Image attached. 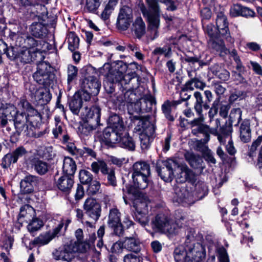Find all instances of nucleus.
Instances as JSON below:
<instances>
[{
  "instance_id": "1",
  "label": "nucleus",
  "mask_w": 262,
  "mask_h": 262,
  "mask_svg": "<svg viewBox=\"0 0 262 262\" xmlns=\"http://www.w3.org/2000/svg\"><path fill=\"white\" fill-rule=\"evenodd\" d=\"M118 66L122 69V71L118 69H112L109 63H105L101 69L100 72L106 75V79L103 83L105 90L108 93H112L114 90V83L117 82H120L122 86L131 84L129 88L138 87L139 85L138 77L134 76L133 74L123 75V72L127 69V65L122 61H120L118 63Z\"/></svg>"
},
{
  "instance_id": "2",
  "label": "nucleus",
  "mask_w": 262,
  "mask_h": 262,
  "mask_svg": "<svg viewBox=\"0 0 262 262\" xmlns=\"http://www.w3.org/2000/svg\"><path fill=\"white\" fill-rule=\"evenodd\" d=\"M127 85L125 89H128V90L126 91L120 98L122 102L126 104L128 110L129 111L133 110V105H134V110L136 112L149 111L152 103L155 102L153 97L150 95H146L143 97L137 96L134 91L137 87L129 88L131 84Z\"/></svg>"
},
{
  "instance_id": "3",
  "label": "nucleus",
  "mask_w": 262,
  "mask_h": 262,
  "mask_svg": "<svg viewBox=\"0 0 262 262\" xmlns=\"http://www.w3.org/2000/svg\"><path fill=\"white\" fill-rule=\"evenodd\" d=\"M146 2L148 8L143 3L139 4V7L143 16L147 19L148 23L151 39L154 40L159 36L160 8L157 0H146Z\"/></svg>"
},
{
  "instance_id": "4",
  "label": "nucleus",
  "mask_w": 262,
  "mask_h": 262,
  "mask_svg": "<svg viewBox=\"0 0 262 262\" xmlns=\"http://www.w3.org/2000/svg\"><path fill=\"white\" fill-rule=\"evenodd\" d=\"M184 220V217L181 216L180 219H177L174 222L164 214H158L151 221V227L156 232L175 234L183 224L181 220Z\"/></svg>"
},
{
  "instance_id": "5",
  "label": "nucleus",
  "mask_w": 262,
  "mask_h": 262,
  "mask_svg": "<svg viewBox=\"0 0 262 262\" xmlns=\"http://www.w3.org/2000/svg\"><path fill=\"white\" fill-rule=\"evenodd\" d=\"M203 122L198 123V125L194 124L192 122H190L189 124L192 128L191 133L194 136H198L199 134L203 135L204 138L203 139L198 140L195 142L196 148L199 150H203L204 148H206L205 144L210 140V135L211 134L216 136L217 134L216 128H212L209 126L203 124Z\"/></svg>"
},
{
  "instance_id": "6",
  "label": "nucleus",
  "mask_w": 262,
  "mask_h": 262,
  "mask_svg": "<svg viewBox=\"0 0 262 262\" xmlns=\"http://www.w3.org/2000/svg\"><path fill=\"white\" fill-rule=\"evenodd\" d=\"M188 250L189 252L186 253L185 251L176 249L174 252V257L176 262H186L187 258L191 256L194 257L195 260L196 259V260L199 261L205 256L204 248L199 243L194 244L193 247L189 248Z\"/></svg>"
},
{
  "instance_id": "7",
  "label": "nucleus",
  "mask_w": 262,
  "mask_h": 262,
  "mask_svg": "<svg viewBox=\"0 0 262 262\" xmlns=\"http://www.w3.org/2000/svg\"><path fill=\"white\" fill-rule=\"evenodd\" d=\"M178 166L176 161L169 159L165 161H158L156 164V169L163 181L170 182L173 179V170Z\"/></svg>"
},
{
  "instance_id": "8",
  "label": "nucleus",
  "mask_w": 262,
  "mask_h": 262,
  "mask_svg": "<svg viewBox=\"0 0 262 262\" xmlns=\"http://www.w3.org/2000/svg\"><path fill=\"white\" fill-rule=\"evenodd\" d=\"M33 77L38 84L46 87L52 82L54 75L51 72V67L47 62H41L38 64Z\"/></svg>"
},
{
  "instance_id": "9",
  "label": "nucleus",
  "mask_w": 262,
  "mask_h": 262,
  "mask_svg": "<svg viewBox=\"0 0 262 262\" xmlns=\"http://www.w3.org/2000/svg\"><path fill=\"white\" fill-rule=\"evenodd\" d=\"M83 208L86 214L91 219V222L86 221L85 223L90 227L99 219L101 215V208L100 204L93 198L87 199L83 204Z\"/></svg>"
},
{
  "instance_id": "10",
  "label": "nucleus",
  "mask_w": 262,
  "mask_h": 262,
  "mask_svg": "<svg viewBox=\"0 0 262 262\" xmlns=\"http://www.w3.org/2000/svg\"><path fill=\"white\" fill-rule=\"evenodd\" d=\"M14 122V127L18 135L22 134L24 136H30L31 127L29 125L31 124L30 120V115H27L24 112H19L15 116L12 120Z\"/></svg>"
},
{
  "instance_id": "11",
  "label": "nucleus",
  "mask_w": 262,
  "mask_h": 262,
  "mask_svg": "<svg viewBox=\"0 0 262 262\" xmlns=\"http://www.w3.org/2000/svg\"><path fill=\"white\" fill-rule=\"evenodd\" d=\"M92 170L95 173H98L100 170L102 174L107 179V183L113 186L117 185L116 178L114 170L108 168L106 163L103 161L99 160L94 162L91 164Z\"/></svg>"
},
{
  "instance_id": "12",
  "label": "nucleus",
  "mask_w": 262,
  "mask_h": 262,
  "mask_svg": "<svg viewBox=\"0 0 262 262\" xmlns=\"http://www.w3.org/2000/svg\"><path fill=\"white\" fill-rule=\"evenodd\" d=\"M124 133V130L106 127L103 132L101 141L109 146H113L115 144H118L120 138L123 135Z\"/></svg>"
},
{
  "instance_id": "13",
  "label": "nucleus",
  "mask_w": 262,
  "mask_h": 262,
  "mask_svg": "<svg viewBox=\"0 0 262 262\" xmlns=\"http://www.w3.org/2000/svg\"><path fill=\"white\" fill-rule=\"evenodd\" d=\"M193 96L195 99V101L194 104V109L198 115L199 117L194 119L190 122H192V123L194 124L198 125V123L203 122L205 120L204 115L202 113L203 108L207 110L209 108L210 106L209 104L205 102L204 103L203 96L200 92H195L193 94Z\"/></svg>"
},
{
  "instance_id": "14",
  "label": "nucleus",
  "mask_w": 262,
  "mask_h": 262,
  "mask_svg": "<svg viewBox=\"0 0 262 262\" xmlns=\"http://www.w3.org/2000/svg\"><path fill=\"white\" fill-rule=\"evenodd\" d=\"M133 20L132 9L128 6H124L120 10L117 21V27L125 30L128 28Z\"/></svg>"
},
{
  "instance_id": "15",
  "label": "nucleus",
  "mask_w": 262,
  "mask_h": 262,
  "mask_svg": "<svg viewBox=\"0 0 262 262\" xmlns=\"http://www.w3.org/2000/svg\"><path fill=\"white\" fill-rule=\"evenodd\" d=\"M107 224L109 227L114 229L116 235L120 236L123 234V227L121 223L120 212L117 208L110 209Z\"/></svg>"
},
{
  "instance_id": "16",
  "label": "nucleus",
  "mask_w": 262,
  "mask_h": 262,
  "mask_svg": "<svg viewBox=\"0 0 262 262\" xmlns=\"http://www.w3.org/2000/svg\"><path fill=\"white\" fill-rule=\"evenodd\" d=\"M216 26L218 32L222 37L231 43L234 42L233 39L230 36L227 17L222 12L217 14L216 19Z\"/></svg>"
},
{
  "instance_id": "17",
  "label": "nucleus",
  "mask_w": 262,
  "mask_h": 262,
  "mask_svg": "<svg viewBox=\"0 0 262 262\" xmlns=\"http://www.w3.org/2000/svg\"><path fill=\"white\" fill-rule=\"evenodd\" d=\"M221 133L216 135L217 137V139L221 144L224 145L227 140H228V144L226 145V149L228 152L231 155H233L235 152V149L233 146V143L231 139V130L230 127L228 126H223L220 128Z\"/></svg>"
},
{
  "instance_id": "18",
  "label": "nucleus",
  "mask_w": 262,
  "mask_h": 262,
  "mask_svg": "<svg viewBox=\"0 0 262 262\" xmlns=\"http://www.w3.org/2000/svg\"><path fill=\"white\" fill-rule=\"evenodd\" d=\"M81 86L83 90L88 91L92 95L95 96L99 92L101 83L96 77L89 76L82 80Z\"/></svg>"
},
{
  "instance_id": "19",
  "label": "nucleus",
  "mask_w": 262,
  "mask_h": 262,
  "mask_svg": "<svg viewBox=\"0 0 262 262\" xmlns=\"http://www.w3.org/2000/svg\"><path fill=\"white\" fill-rule=\"evenodd\" d=\"M19 112L16 107L11 104H6L0 108V119L3 126H5L8 121L12 120Z\"/></svg>"
},
{
  "instance_id": "20",
  "label": "nucleus",
  "mask_w": 262,
  "mask_h": 262,
  "mask_svg": "<svg viewBox=\"0 0 262 262\" xmlns=\"http://www.w3.org/2000/svg\"><path fill=\"white\" fill-rule=\"evenodd\" d=\"M27 154L25 148L22 146L18 147L13 152L6 155L3 159L2 165L3 167H9L12 163H16L18 159Z\"/></svg>"
},
{
  "instance_id": "21",
  "label": "nucleus",
  "mask_w": 262,
  "mask_h": 262,
  "mask_svg": "<svg viewBox=\"0 0 262 262\" xmlns=\"http://www.w3.org/2000/svg\"><path fill=\"white\" fill-rule=\"evenodd\" d=\"M31 96L38 104L42 105L48 103L51 99V95L48 90L40 88L36 90L30 88Z\"/></svg>"
},
{
  "instance_id": "22",
  "label": "nucleus",
  "mask_w": 262,
  "mask_h": 262,
  "mask_svg": "<svg viewBox=\"0 0 262 262\" xmlns=\"http://www.w3.org/2000/svg\"><path fill=\"white\" fill-rule=\"evenodd\" d=\"M38 178L28 174L20 182V192L22 194H29L33 192L34 186L37 183Z\"/></svg>"
},
{
  "instance_id": "23",
  "label": "nucleus",
  "mask_w": 262,
  "mask_h": 262,
  "mask_svg": "<svg viewBox=\"0 0 262 262\" xmlns=\"http://www.w3.org/2000/svg\"><path fill=\"white\" fill-rule=\"evenodd\" d=\"M53 256L57 260H62L71 261L75 257L74 250H72L71 244L66 245L63 248L55 250Z\"/></svg>"
},
{
  "instance_id": "24",
  "label": "nucleus",
  "mask_w": 262,
  "mask_h": 262,
  "mask_svg": "<svg viewBox=\"0 0 262 262\" xmlns=\"http://www.w3.org/2000/svg\"><path fill=\"white\" fill-rule=\"evenodd\" d=\"M35 56L36 53L34 49L23 47L18 51L16 61L24 64L29 63L34 60Z\"/></svg>"
},
{
  "instance_id": "25",
  "label": "nucleus",
  "mask_w": 262,
  "mask_h": 262,
  "mask_svg": "<svg viewBox=\"0 0 262 262\" xmlns=\"http://www.w3.org/2000/svg\"><path fill=\"white\" fill-rule=\"evenodd\" d=\"M154 133L155 129L152 124L149 123L146 128H143V130L139 136L142 148L145 149L148 147Z\"/></svg>"
},
{
  "instance_id": "26",
  "label": "nucleus",
  "mask_w": 262,
  "mask_h": 262,
  "mask_svg": "<svg viewBox=\"0 0 262 262\" xmlns=\"http://www.w3.org/2000/svg\"><path fill=\"white\" fill-rule=\"evenodd\" d=\"M208 45L211 48L219 52L222 57L227 55L229 52V50L225 47L224 42L220 39L219 37L210 38L208 41Z\"/></svg>"
},
{
  "instance_id": "27",
  "label": "nucleus",
  "mask_w": 262,
  "mask_h": 262,
  "mask_svg": "<svg viewBox=\"0 0 262 262\" xmlns=\"http://www.w3.org/2000/svg\"><path fill=\"white\" fill-rule=\"evenodd\" d=\"M82 115L86 119H92L96 123V125H98L100 117V108L97 106H94L90 108L87 106L84 107V110L82 111Z\"/></svg>"
},
{
  "instance_id": "28",
  "label": "nucleus",
  "mask_w": 262,
  "mask_h": 262,
  "mask_svg": "<svg viewBox=\"0 0 262 262\" xmlns=\"http://www.w3.org/2000/svg\"><path fill=\"white\" fill-rule=\"evenodd\" d=\"M149 165L144 161H138L134 163L133 166L132 175L150 176Z\"/></svg>"
},
{
  "instance_id": "29",
  "label": "nucleus",
  "mask_w": 262,
  "mask_h": 262,
  "mask_svg": "<svg viewBox=\"0 0 262 262\" xmlns=\"http://www.w3.org/2000/svg\"><path fill=\"white\" fill-rule=\"evenodd\" d=\"M74 181L72 177L64 175L60 177L56 182V186L61 191L69 192L73 187Z\"/></svg>"
},
{
  "instance_id": "30",
  "label": "nucleus",
  "mask_w": 262,
  "mask_h": 262,
  "mask_svg": "<svg viewBox=\"0 0 262 262\" xmlns=\"http://www.w3.org/2000/svg\"><path fill=\"white\" fill-rule=\"evenodd\" d=\"M240 139L245 143L248 142L251 138V130L250 122L249 120L245 119L242 121L239 127Z\"/></svg>"
},
{
  "instance_id": "31",
  "label": "nucleus",
  "mask_w": 262,
  "mask_h": 262,
  "mask_svg": "<svg viewBox=\"0 0 262 262\" xmlns=\"http://www.w3.org/2000/svg\"><path fill=\"white\" fill-rule=\"evenodd\" d=\"M132 30L136 37L139 39L141 38L145 34V24L141 17H138L135 19L133 22Z\"/></svg>"
},
{
  "instance_id": "32",
  "label": "nucleus",
  "mask_w": 262,
  "mask_h": 262,
  "mask_svg": "<svg viewBox=\"0 0 262 262\" xmlns=\"http://www.w3.org/2000/svg\"><path fill=\"white\" fill-rule=\"evenodd\" d=\"M123 242L124 249L135 253L140 252L141 248L138 239L133 237H126Z\"/></svg>"
},
{
  "instance_id": "33",
  "label": "nucleus",
  "mask_w": 262,
  "mask_h": 262,
  "mask_svg": "<svg viewBox=\"0 0 262 262\" xmlns=\"http://www.w3.org/2000/svg\"><path fill=\"white\" fill-rule=\"evenodd\" d=\"M149 202L147 198L139 195L134 201L133 206L137 212L148 213V204Z\"/></svg>"
},
{
  "instance_id": "34",
  "label": "nucleus",
  "mask_w": 262,
  "mask_h": 262,
  "mask_svg": "<svg viewBox=\"0 0 262 262\" xmlns=\"http://www.w3.org/2000/svg\"><path fill=\"white\" fill-rule=\"evenodd\" d=\"M180 104H181L180 101H170L169 100H167L163 103L161 106L162 111L167 120L170 121H173L174 120L173 116L171 114V107H176Z\"/></svg>"
},
{
  "instance_id": "35",
  "label": "nucleus",
  "mask_w": 262,
  "mask_h": 262,
  "mask_svg": "<svg viewBox=\"0 0 262 262\" xmlns=\"http://www.w3.org/2000/svg\"><path fill=\"white\" fill-rule=\"evenodd\" d=\"M76 164L70 157H65L63 161L62 170L65 175L72 177L76 170Z\"/></svg>"
},
{
  "instance_id": "36",
  "label": "nucleus",
  "mask_w": 262,
  "mask_h": 262,
  "mask_svg": "<svg viewBox=\"0 0 262 262\" xmlns=\"http://www.w3.org/2000/svg\"><path fill=\"white\" fill-rule=\"evenodd\" d=\"M212 73L222 81H226L229 79L230 74L227 70L222 68L218 64H214L211 68Z\"/></svg>"
},
{
  "instance_id": "37",
  "label": "nucleus",
  "mask_w": 262,
  "mask_h": 262,
  "mask_svg": "<svg viewBox=\"0 0 262 262\" xmlns=\"http://www.w3.org/2000/svg\"><path fill=\"white\" fill-rule=\"evenodd\" d=\"M119 146L133 151L135 149V142L132 137H130L127 133L124 132L123 136L120 138L118 143Z\"/></svg>"
},
{
  "instance_id": "38",
  "label": "nucleus",
  "mask_w": 262,
  "mask_h": 262,
  "mask_svg": "<svg viewBox=\"0 0 262 262\" xmlns=\"http://www.w3.org/2000/svg\"><path fill=\"white\" fill-rule=\"evenodd\" d=\"M149 177L142 175H132L134 187L139 189H145L148 186Z\"/></svg>"
},
{
  "instance_id": "39",
  "label": "nucleus",
  "mask_w": 262,
  "mask_h": 262,
  "mask_svg": "<svg viewBox=\"0 0 262 262\" xmlns=\"http://www.w3.org/2000/svg\"><path fill=\"white\" fill-rule=\"evenodd\" d=\"M108 126L113 129H119V130H124L125 127L121 118L116 114L111 115L108 120Z\"/></svg>"
},
{
  "instance_id": "40",
  "label": "nucleus",
  "mask_w": 262,
  "mask_h": 262,
  "mask_svg": "<svg viewBox=\"0 0 262 262\" xmlns=\"http://www.w3.org/2000/svg\"><path fill=\"white\" fill-rule=\"evenodd\" d=\"M82 105V103L79 94H75L69 102V108L75 115H78Z\"/></svg>"
},
{
  "instance_id": "41",
  "label": "nucleus",
  "mask_w": 262,
  "mask_h": 262,
  "mask_svg": "<svg viewBox=\"0 0 262 262\" xmlns=\"http://www.w3.org/2000/svg\"><path fill=\"white\" fill-rule=\"evenodd\" d=\"M33 166L35 171L40 175L46 174L49 169L48 163L38 159H34L33 160Z\"/></svg>"
},
{
  "instance_id": "42",
  "label": "nucleus",
  "mask_w": 262,
  "mask_h": 262,
  "mask_svg": "<svg viewBox=\"0 0 262 262\" xmlns=\"http://www.w3.org/2000/svg\"><path fill=\"white\" fill-rule=\"evenodd\" d=\"M186 160L188 162L190 166L194 168H198L201 167L202 159L199 156H196L191 152H187L185 155Z\"/></svg>"
},
{
  "instance_id": "43",
  "label": "nucleus",
  "mask_w": 262,
  "mask_h": 262,
  "mask_svg": "<svg viewBox=\"0 0 262 262\" xmlns=\"http://www.w3.org/2000/svg\"><path fill=\"white\" fill-rule=\"evenodd\" d=\"M31 14H33L34 16L37 17L38 20L42 19L47 14V9L43 5L38 4L36 1V4L34 6V9L31 10Z\"/></svg>"
},
{
  "instance_id": "44",
  "label": "nucleus",
  "mask_w": 262,
  "mask_h": 262,
  "mask_svg": "<svg viewBox=\"0 0 262 262\" xmlns=\"http://www.w3.org/2000/svg\"><path fill=\"white\" fill-rule=\"evenodd\" d=\"M18 109H23L24 111H27L31 113L32 115L39 117L38 113L36 110L34 109L30 104L24 98H20L19 101L17 104Z\"/></svg>"
},
{
  "instance_id": "45",
  "label": "nucleus",
  "mask_w": 262,
  "mask_h": 262,
  "mask_svg": "<svg viewBox=\"0 0 262 262\" xmlns=\"http://www.w3.org/2000/svg\"><path fill=\"white\" fill-rule=\"evenodd\" d=\"M30 30L32 34L37 38H41L45 34V27L40 23H33L30 27Z\"/></svg>"
},
{
  "instance_id": "46",
  "label": "nucleus",
  "mask_w": 262,
  "mask_h": 262,
  "mask_svg": "<svg viewBox=\"0 0 262 262\" xmlns=\"http://www.w3.org/2000/svg\"><path fill=\"white\" fill-rule=\"evenodd\" d=\"M205 86V83L199 79L198 78L194 77L187 82L186 84V89L187 90L192 91L194 89L193 87H195L196 89L203 90Z\"/></svg>"
},
{
  "instance_id": "47",
  "label": "nucleus",
  "mask_w": 262,
  "mask_h": 262,
  "mask_svg": "<svg viewBox=\"0 0 262 262\" xmlns=\"http://www.w3.org/2000/svg\"><path fill=\"white\" fill-rule=\"evenodd\" d=\"M242 111L239 108H233L231 110L230 114V120L232 124L234 126L239 124L242 119Z\"/></svg>"
},
{
  "instance_id": "48",
  "label": "nucleus",
  "mask_w": 262,
  "mask_h": 262,
  "mask_svg": "<svg viewBox=\"0 0 262 262\" xmlns=\"http://www.w3.org/2000/svg\"><path fill=\"white\" fill-rule=\"evenodd\" d=\"M117 4V0H110L108 1L101 15V18L103 20L108 18Z\"/></svg>"
},
{
  "instance_id": "49",
  "label": "nucleus",
  "mask_w": 262,
  "mask_h": 262,
  "mask_svg": "<svg viewBox=\"0 0 262 262\" xmlns=\"http://www.w3.org/2000/svg\"><path fill=\"white\" fill-rule=\"evenodd\" d=\"M43 225L42 220L38 218L33 219L27 226V229L30 233L39 230Z\"/></svg>"
},
{
  "instance_id": "50",
  "label": "nucleus",
  "mask_w": 262,
  "mask_h": 262,
  "mask_svg": "<svg viewBox=\"0 0 262 262\" xmlns=\"http://www.w3.org/2000/svg\"><path fill=\"white\" fill-rule=\"evenodd\" d=\"M72 250H74V254L76 252L85 253L89 249V245L85 242H74L71 244Z\"/></svg>"
},
{
  "instance_id": "51",
  "label": "nucleus",
  "mask_w": 262,
  "mask_h": 262,
  "mask_svg": "<svg viewBox=\"0 0 262 262\" xmlns=\"http://www.w3.org/2000/svg\"><path fill=\"white\" fill-rule=\"evenodd\" d=\"M68 42L69 49L73 52L78 48L79 39L74 33H71L69 35Z\"/></svg>"
},
{
  "instance_id": "52",
  "label": "nucleus",
  "mask_w": 262,
  "mask_h": 262,
  "mask_svg": "<svg viewBox=\"0 0 262 262\" xmlns=\"http://www.w3.org/2000/svg\"><path fill=\"white\" fill-rule=\"evenodd\" d=\"M53 236L51 235L50 232H46L45 234H40L34 240L33 243L40 245L47 244L53 239Z\"/></svg>"
},
{
  "instance_id": "53",
  "label": "nucleus",
  "mask_w": 262,
  "mask_h": 262,
  "mask_svg": "<svg viewBox=\"0 0 262 262\" xmlns=\"http://www.w3.org/2000/svg\"><path fill=\"white\" fill-rule=\"evenodd\" d=\"M79 178L82 184H88L92 182L93 176L90 171L81 170L79 173Z\"/></svg>"
},
{
  "instance_id": "54",
  "label": "nucleus",
  "mask_w": 262,
  "mask_h": 262,
  "mask_svg": "<svg viewBox=\"0 0 262 262\" xmlns=\"http://www.w3.org/2000/svg\"><path fill=\"white\" fill-rule=\"evenodd\" d=\"M67 82L69 85L76 79L78 74V69L74 66L69 65L68 67Z\"/></svg>"
},
{
  "instance_id": "55",
  "label": "nucleus",
  "mask_w": 262,
  "mask_h": 262,
  "mask_svg": "<svg viewBox=\"0 0 262 262\" xmlns=\"http://www.w3.org/2000/svg\"><path fill=\"white\" fill-rule=\"evenodd\" d=\"M171 48L167 46L163 47L156 48L152 51V53L155 55H163L165 57H169L171 54Z\"/></svg>"
},
{
  "instance_id": "56",
  "label": "nucleus",
  "mask_w": 262,
  "mask_h": 262,
  "mask_svg": "<svg viewBox=\"0 0 262 262\" xmlns=\"http://www.w3.org/2000/svg\"><path fill=\"white\" fill-rule=\"evenodd\" d=\"M211 88L213 89L217 97H221L226 90V88L223 86L221 83L216 81H213L211 84Z\"/></svg>"
},
{
  "instance_id": "57",
  "label": "nucleus",
  "mask_w": 262,
  "mask_h": 262,
  "mask_svg": "<svg viewBox=\"0 0 262 262\" xmlns=\"http://www.w3.org/2000/svg\"><path fill=\"white\" fill-rule=\"evenodd\" d=\"M135 220L138 222L142 226L145 227L149 223V219L147 215V213H142V212H137L136 211Z\"/></svg>"
},
{
  "instance_id": "58",
  "label": "nucleus",
  "mask_w": 262,
  "mask_h": 262,
  "mask_svg": "<svg viewBox=\"0 0 262 262\" xmlns=\"http://www.w3.org/2000/svg\"><path fill=\"white\" fill-rule=\"evenodd\" d=\"M100 3V0H86L85 8L88 11L94 12L99 7Z\"/></svg>"
},
{
  "instance_id": "59",
  "label": "nucleus",
  "mask_w": 262,
  "mask_h": 262,
  "mask_svg": "<svg viewBox=\"0 0 262 262\" xmlns=\"http://www.w3.org/2000/svg\"><path fill=\"white\" fill-rule=\"evenodd\" d=\"M37 0H19V5L25 8L27 12L30 13L31 10L34 9V6Z\"/></svg>"
},
{
  "instance_id": "60",
  "label": "nucleus",
  "mask_w": 262,
  "mask_h": 262,
  "mask_svg": "<svg viewBox=\"0 0 262 262\" xmlns=\"http://www.w3.org/2000/svg\"><path fill=\"white\" fill-rule=\"evenodd\" d=\"M100 188V184L97 181H94L89 185L87 188V192L89 195L96 194Z\"/></svg>"
},
{
  "instance_id": "61",
  "label": "nucleus",
  "mask_w": 262,
  "mask_h": 262,
  "mask_svg": "<svg viewBox=\"0 0 262 262\" xmlns=\"http://www.w3.org/2000/svg\"><path fill=\"white\" fill-rule=\"evenodd\" d=\"M18 51L19 50L17 48H15L13 47H11L10 48L7 47V49L5 52L4 54H6L8 58H9L10 60H17Z\"/></svg>"
},
{
  "instance_id": "62",
  "label": "nucleus",
  "mask_w": 262,
  "mask_h": 262,
  "mask_svg": "<svg viewBox=\"0 0 262 262\" xmlns=\"http://www.w3.org/2000/svg\"><path fill=\"white\" fill-rule=\"evenodd\" d=\"M185 179L192 183H194L196 180V175L190 169L185 168L183 170Z\"/></svg>"
},
{
  "instance_id": "63",
  "label": "nucleus",
  "mask_w": 262,
  "mask_h": 262,
  "mask_svg": "<svg viewBox=\"0 0 262 262\" xmlns=\"http://www.w3.org/2000/svg\"><path fill=\"white\" fill-rule=\"evenodd\" d=\"M124 249V242L118 241L113 244L111 250L113 253H120L122 252Z\"/></svg>"
},
{
  "instance_id": "64",
  "label": "nucleus",
  "mask_w": 262,
  "mask_h": 262,
  "mask_svg": "<svg viewBox=\"0 0 262 262\" xmlns=\"http://www.w3.org/2000/svg\"><path fill=\"white\" fill-rule=\"evenodd\" d=\"M262 142V136H259L256 140L253 142L249 152V156L250 157H253L255 151L257 149V147H258Z\"/></svg>"
}]
</instances>
